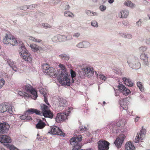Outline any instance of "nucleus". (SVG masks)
<instances>
[{"mask_svg":"<svg viewBox=\"0 0 150 150\" xmlns=\"http://www.w3.org/2000/svg\"><path fill=\"white\" fill-rule=\"evenodd\" d=\"M70 74L71 78H72V82H70L71 83V84L74 83V79L73 78L76 77V78L77 74H76V72L73 71V70L71 69L70 71Z\"/></svg>","mask_w":150,"mask_h":150,"instance_id":"31","label":"nucleus"},{"mask_svg":"<svg viewBox=\"0 0 150 150\" xmlns=\"http://www.w3.org/2000/svg\"><path fill=\"white\" fill-rule=\"evenodd\" d=\"M121 18H126L128 16L129 11L127 10H124L120 12Z\"/></svg>","mask_w":150,"mask_h":150,"instance_id":"25","label":"nucleus"},{"mask_svg":"<svg viewBox=\"0 0 150 150\" xmlns=\"http://www.w3.org/2000/svg\"><path fill=\"white\" fill-rule=\"evenodd\" d=\"M67 37L65 35H58L56 36H54V37L53 38V39L55 38H57V40L60 42L65 41L67 39Z\"/></svg>","mask_w":150,"mask_h":150,"instance_id":"20","label":"nucleus"},{"mask_svg":"<svg viewBox=\"0 0 150 150\" xmlns=\"http://www.w3.org/2000/svg\"><path fill=\"white\" fill-rule=\"evenodd\" d=\"M64 15L66 17H71V15H73V13L69 11H65L64 12Z\"/></svg>","mask_w":150,"mask_h":150,"instance_id":"45","label":"nucleus"},{"mask_svg":"<svg viewBox=\"0 0 150 150\" xmlns=\"http://www.w3.org/2000/svg\"><path fill=\"white\" fill-rule=\"evenodd\" d=\"M45 125V122L40 120L36 125V127L37 129H41L44 127Z\"/></svg>","mask_w":150,"mask_h":150,"instance_id":"24","label":"nucleus"},{"mask_svg":"<svg viewBox=\"0 0 150 150\" xmlns=\"http://www.w3.org/2000/svg\"><path fill=\"white\" fill-rule=\"evenodd\" d=\"M89 45V43L87 41L80 42L77 44L76 46L79 48H82L87 47Z\"/></svg>","mask_w":150,"mask_h":150,"instance_id":"19","label":"nucleus"},{"mask_svg":"<svg viewBox=\"0 0 150 150\" xmlns=\"http://www.w3.org/2000/svg\"><path fill=\"white\" fill-rule=\"evenodd\" d=\"M19 45L21 47L20 54L21 56L26 61L30 62L31 60L30 54L26 49L25 46L21 41H19Z\"/></svg>","mask_w":150,"mask_h":150,"instance_id":"2","label":"nucleus"},{"mask_svg":"<svg viewBox=\"0 0 150 150\" xmlns=\"http://www.w3.org/2000/svg\"><path fill=\"white\" fill-rule=\"evenodd\" d=\"M137 86L139 87L140 91L143 92L144 91V87L142 83L140 82H138L137 83Z\"/></svg>","mask_w":150,"mask_h":150,"instance_id":"35","label":"nucleus"},{"mask_svg":"<svg viewBox=\"0 0 150 150\" xmlns=\"http://www.w3.org/2000/svg\"><path fill=\"white\" fill-rule=\"evenodd\" d=\"M122 93L123 95L127 96L129 95L131 93L130 90L127 88L122 91Z\"/></svg>","mask_w":150,"mask_h":150,"instance_id":"36","label":"nucleus"},{"mask_svg":"<svg viewBox=\"0 0 150 150\" xmlns=\"http://www.w3.org/2000/svg\"><path fill=\"white\" fill-rule=\"evenodd\" d=\"M122 37L127 38L131 39L132 38V35L131 34H127L125 35H123Z\"/></svg>","mask_w":150,"mask_h":150,"instance_id":"43","label":"nucleus"},{"mask_svg":"<svg viewBox=\"0 0 150 150\" xmlns=\"http://www.w3.org/2000/svg\"><path fill=\"white\" fill-rule=\"evenodd\" d=\"M42 25L45 28H50V25L47 23H44Z\"/></svg>","mask_w":150,"mask_h":150,"instance_id":"61","label":"nucleus"},{"mask_svg":"<svg viewBox=\"0 0 150 150\" xmlns=\"http://www.w3.org/2000/svg\"><path fill=\"white\" fill-rule=\"evenodd\" d=\"M98 145L99 150H108L110 143L106 141L100 140L98 142Z\"/></svg>","mask_w":150,"mask_h":150,"instance_id":"7","label":"nucleus"},{"mask_svg":"<svg viewBox=\"0 0 150 150\" xmlns=\"http://www.w3.org/2000/svg\"><path fill=\"white\" fill-rule=\"evenodd\" d=\"M6 111L12 114L13 112L12 106L10 104L0 105V112L3 113Z\"/></svg>","mask_w":150,"mask_h":150,"instance_id":"8","label":"nucleus"},{"mask_svg":"<svg viewBox=\"0 0 150 150\" xmlns=\"http://www.w3.org/2000/svg\"><path fill=\"white\" fill-rule=\"evenodd\" d=\"M114 122L110 124V127H111V129H112V130L113 131L118 129V128H117Z\"/></svg>","mask_w":150,"mask_h":150,"instance_id":"37","label":"nucleus"},{"mask_svg":"<svg viewBox=\"0 0 150 150\" xmlns=\"http://www.w3.org/2000/svg\"><path fill=\"white\" fill-rule=\"evenodd\" d=\"M4 145L6 146L7 148H9L10 150H19L18 149L13 145L6 144H4Z\"/></svg>","mask_w":150,"mask_h":150,"instance_id":"30","label":"nucleus"},{"mask_svg":"<svg viewBox=\"0 0 150 150\" xmlns=\"http://www.w3.org/2000/svg\"><path fill=\"white\" fill-rule=\"evenodd\" d=\"M100 9L102 11H104L106 9V7L105 6L102 5L100 6Z\"/></svg>","mask_w":150,"mask_h":150,"instance_id":"50","label":"nucleus"},{"mask_svg":"<svg viewBox=\"0 0 150 150\" xmlns=\"http://www.w3.org/2000/svg\"><path fill=\"white\" fill-rule=\"evenodd\" d=\"M63 4H65V6L64 9L65 10H67L69 9L70 8V6L68 4L67 2H63L62 3L61 5H62Z\"/></svg>","mask_w":150,"mask_h":150,"instance_id":"46","label":"nucleus"},{"mask_svg":"<svg viewBox=\"0 0 150 150\" xmlns=\"http://www.w3.org/2000/svg\"><path fill=\"white\" fill-rule=\"evenodd\" d=\"M4 135H1L0 136V142L1 143H4Z\"/></svg>","mask_w":150,"mask_h":150,"instance_id":"55","label":"nucleus"},{"mask_svg":"<svg viewBox=\"0 0 150 150\" xmlns=\"http://www.w3.org/2000/svg\"><path fill=\"white\" fill-rule=\"evenodd\" d=\"M120 105L123 110H126L127 109V107L126 104H125L124 103H120Z\"/></svg>","mask_w":150,"mask_h":150,"instance_id":"49","label":"nucleus"},{"mask_svg":"<svg viewBox=\"0 0 150 150\" xmlns=\"http://www.w3.org/2000/svg\"><path fill=\"white\" fill-rule=\"evenodd\" d=\"M91 25L95 27H97L98 26L97 22L95 20H93L91 21Z\"/></svg>","mask_w":150,"mask_h":150,"instance_id":"40","label":"nucleus"},{"mask_svg":"<svg viewBox=\"0 0 150 150\" xmlns=\"http://www.w3.org/2000/svg\"><path fill=\"white\" fill-rule=\"evenodd\" d=\"M80 33H76L74 34L73 36L75 38H77L80 36Z\"/></svg>","mask_w":150,"mask_h":150,"instance_id":"60","label":"nucleus"},{"mask_svg":"<svg viewBox=\"0 0 150 150\" xmlns=\"http://www.w3.org/2000/svg\"><path fill=\"white\" fill-rule=\"evenodd\" d=\"M147 47L146 46H142L139 48V50L140 52H143L147 49Z\"/></svg>","mask_w":150,"mask_h":150,"instance_id":"42","label":"nucleus"},{"mask_svg":"<svg viewBox=\"0 0 150 150\" xmlns=\"http://www.w3.org/2000/svg\"><path fill=\"white\" fill-rule=\"evenodd\" d=\"M130 3L131 1H128L127 2H125L124 4L127 6H129Z\"/></svg>","mask_w":150,"mask_h":150,"instance_id":"62","label":"nucleus"},{"mask_svg":"<svg viewBox=\"0 0 150 150\" xmlns=\"http://www.w3.org/2000/svg\"><path fill=\"white\" fill-rule=\"evenodd\" d=\"M4 80L3 79L0 80V88H1L2 86L4 84Z\"/></svg>","mask_w":150,"mask_h":150,"instance_id":"51","label":"nucleus"},{"mask_svg":"<svg viewBox=\"0 0 150 150\" xmlns=\"http://www.w3.org/2000/svg\"><path fill=\"white\" fill-rule=\"evenodd\" d=\"M7 62L10 67L12 66L14 64L13 62L10 59H7Z\"/></svg>","mask_w":150,"mask_h":150,"instance_id":"44","label":"nucleus"},{"mask_svg":"<svg viewBox=\"0 0 150 150\" xmlns=\"http://www.w3.org/2000/svg\"><path fill=\"white\" fill-rule=\"evenodd\" d=\"M42 69L45 74H47L51 77L55 78L57 77V72L55 73V70L52 67H50L47 64H44L42 65Z\"/></svg>","mask_w":150,"mask_h":150,"instance_id":"3","label":"nucleus"},{"mask_svg":"<svg viewBox=\"0 0 150 150\" xmlns=\"http://www.w3.org/2000/svg\"><path fill=\"white\" fill-rule=\"evenodd\" d=\"M140 58L143 61V64L144 65H148V59L146 54L145 53L142 54L140 56Z\"/></svg>","mask_w":150,"mask_h":150,"instance_id":"18","label":"nucleus"},{"mask_svg":"<svg viewBox=\"0 0 150 150\" xmlns=\"http://www.w3.org/2000/svg\"><path fill=\"white\" fill-rule=\"evenodd\" d=\"M130 99V98H128L123 99L122 102V103H124L125 104H126L127 105V104L129 102Z\"/></svg>","mask_w":150,"mask_h":150,"instance_id":"41","label":"nucleus"},{"mask_svg":"<svg viewBox=\"0 0 150 150\" xmlns=\"http://www.w3.org/2000/svg\"><path fill=\"white\" fill-rule=\"evenodd\" d=\"M38 45L35 44H30V47L34 52L37 51V48Z\"/></svg>","mask_w":150,"mask_h":150,"instance_id":"39","label":"nucleus"},{"mask_svg":"<svg viewBox=\"0 0 150 150\" xmlns=\"http://www.w3.org/2000/svg\"><path fill=\"white\" fill-rule=\"evenodd\" d=\"M42 115L45 117H48L51 119L53 118L54 115L53 113L50 110L45 112L42 114Z\"/></svg>","mask_w":150,"mask_h":150,"instance_id":"22","label":"nucleus"},{"mask_svg":"<svg viewBox=\"0 0 150 150\" xmlns=\"http://www.w3.org/2000/svg\"><path fill=\"white\" fill-rule=\"evenodd\" d=\"M59 57L62 60L68 61L70 59V57L68 54L65 53L62 54L59 56Z\"/></svg>","mask_w":150,"mask_h":150,"instance_id":"23","label":"nucleus"},{"mask_svg":"<svg viewBox=\"0 0 150 150\" xmlns=\"http://www.w3.org/2000/svg\"><path fill=\"white\" fill-rule=\"evenodd\" d=\"M122 79L126 85L131 87L133 86V83L132 82L131 79L126 77L123 78Z\"/></svg>","mask_w":150,"mask_h":150,"instance_id":"21","label":"nucleus"},{"mask_svg":"<svg viewBox=\"0 0 150 150\" xmlns=\"http://www.w3.org/2000/svg\"><path fill=\"white\" fill-rule=\"evenodd\" d=\"M146 130L145 129H142L140 130V133H138V134L140 135V138L142 140V137H143L146 134Z\"/></svg>","mask_w":150,"mask_h":150,"instance_id":"33","label":"nucleus"},{"mask_svg":"<svg viewBox=\"0 0 150 150\" xmlns=\"http://www.w3.org/2000/svg\"><path fill=\"white\" fill-rule=\"evenodd\" d=\"M51 131L48 132V133H50L53 135H57L62 136L64 137L65 134L58 127L56 126H52L51 127Z\"/></svg>","mask_w":150,"mask_h":150,"instance_id":"6","label":"nucleus"},{"mask_svg":"<svg viewBox=\"0 0 150 150\" xmlns=\"http://www.w3.org/2000/svg\"><path fill=\"white\" fill-rule=\"evenodd\" d=\"M60 1L59 0H53L52 2L53 3L54 5H55L58 4Z\"/></svg>","mask_w":150,"mask_h":150,"instance_id":"56","label":"nucleus"},{"mask_svg":"<svg viewBox=\"0 0 150 150\" xmlns=\"http://www.w3.org/2000/svg\"><path fill=\"white\" fill-rule=\"evenodd\" d=\"M127 62L129 66L133 69H138L140 67V64L138 58L133 56H129L127 59Z\"/></svg>","mask_w":150,"mask_h":150,"instance_id":"4","label":"nucleus"},{"mask_svg":"<svg viewBox=\"0 0 150 150\" xmlns=\"http://www.w3.org/2000/svg\"><path fill=\"white\" fill-rule=\"evenodd\" d=\"M59 106L60 108L63 109L64 107L67 105L68 103L65 99L63 98H59Z\"/></svg>","mask_w":150,"mask_h":150,"instance_id":"16","label":"nucleus"},{"mask_svg":"<svg viewBox=\"0 0 150 150\" xmlns=\"http://www.w3.org/2000/svg\"><path fill=\"white\" fill-rule=\"evenodd\" d=\"M135 147L131 142H127L125 146V150H135Z\"/></svg>","mask_w":150,"mask_h":150,"instance_id":"17","label":"nucleus"},{"mask_svg":"<svg viewBox=\"0 0 150 150\" xmlns=\"http://www.w3.org/2000/svg\"><path fill=\"white\" fill-rule=\"evenodd\" d=\"M147 45H149L150 44V38L146 39L145 41Z\"/></svg>","mask_w":150,"mask_h":150,"instance_id":"64","label":"nucleus"},{"mask_svg":"<svg viewBox=\"0 0 150 150\" xmlns=\"http://www.w3.org/2000/svg\"><path fill=\"white\" fill-rule=\"evenodd\" d=\"M37 5L36 4H33L28 5V9H33L34 8H35Z\"/></svg>","mask_w":150,"mask_h":150,"instance_id":"47","label":"nucleus"},{"mask_svg":"<svg viewBox=\"0 0 150 150\" xmlns=\"http://www.w3.org/2000/svg\"><path fill=\"white\" fill-rule=\"evenodd\" d=\"M62 119L61 113H58L55 118V120L57 122H60L62 121Z\"/></svg>","mask_w":150,"mask_h":150,"instance_id":"29","label":"nucleus"},{"mask_svg":"<svg viewBox=\"0 0 150 150\" xmlns=\"http://www.w3.org/2000/svg\"><path fill=\"white\" fill-rule=\"evenodd\" d=\"M138 132L137 133V136H136V138L135 139V142L137 143L139 141V138H140V135L138 134Z\"/></svg>","mask_w":150,"mask_h":150,"instance_id":"53","label":"nucleus"},{"mask_svg":"<svg viewBox=\"0 0 150 150\" xmlns=\"http://www.w3.org/2000/svg\"><path fill=\"white\" fill-rule=\"evenodd\" d=\"M44 101L45 103L48 105H50V104L48 102V101L47 99V98L45 97V96H44Z\"/></svg>","mask_w":150,"mask_h":150,"instance_id":"59","label":"nucleus"},{"mask_svg":"<svg viewBox=\"0 0 150 150\" xmlns=\"http://www.w3.org/2000/svg\"><path fill=\"white\" fill-rule=\"evenodd\" d=\"M82 70L85 72V76L88 78L91 77L94 74V69L91 67L86 66Z\"/></svg>","mask_w":150,"mask_h":150,"instance_id":"11","label":"nucleus"},{"mask_svg":"<svg viewBox=\"0 0 150 150\" xmlns=\"http://www.w3.org/2000/svg\"><path fill=\"white\" fill-rule=\"evenodd\" d=\"M24 88L27 92L31 93V95L30 96L31 98L34 100L36 99L38 97L37 92L30 84H27L24 86Z\"/></svg>","mask_w":150,"mask_h":150,"instance_id":"5","label":"nucleus"},{"mask_svg":"<svg viewBox=\"0 0 150 150\" xmlns=\"http://www.w3.org/2000/svg\"><path fill=\"white\" fill-rule=\"evenodd\" d=\"M12 69L15 71H17L16 69L17 67L14 65H13L11 67Z\"/></svg>","mask_w":150,"mask_h":150,"instance_id":"63","label":"nucleus"},{"mask_svg":"<svg viewBox=\"0 0 150 150\" xmlns=\"http://www.w3.org/2000/svg\"><path fill=\"white\" fill-rule=\"evenodd\" d=\"M18 94L19 95L24 97H30V95L27 93L22 91H20L18 92Z\"/></svg>","mask_w":150,"mask_h":150,"instance_id":"32","label":"nucleus"},{"mask_svg":"<svg viewBox=\"0 0 150 150\" xmlns=\"http://www.w3.org/2000/svg\"><path fill=\"white\" fill-rule=\"evenodd\" d=\"M27 112L29 113V114H33L34 113H35L37 115H42V112L37 109H35L34 108H28L27 110Z\"/></svg>","mask_w":150,"mask_h":150,"instance_id":"15","label":"nucleus"},{"mask_svg":"<svg viewBox=\"0 0 150 150\" xmlns=\"http://www.w3.org/2000/svg\"><path fill=\"white\" fill-rule=\"evenodd\" d=\"M85 74L83 70L79 71L78 74H77L76 78V80L78 82H80L81 79L85 78Z\"/></svg>","mask_w":150,"mask_h":150,"instance_id":"14","label":"nucleus"},{"mask_svg":"<svg viewBox=\"0 0 150 150\" xmlns=\"http://www.w3.org/2000/svg\"><path fill=\"white\" fill-rule=\"evenodd\" d=\"M9 128V125L6 122H0V134L7 133Z\"/></svg>","mask_w":150,"mask_h":150,"instance_id":"9","label":"nucleus"},{"mask_svg":"<svg viewBox=\"0 0 150 150\" xmlns=\"http://www.w3.org/2000/svg\"><path fill=\"white\" fill-rule=\"evenodd\" d=\"M41 109L42 111V113H44L45 112H46L48 110V107L44 104H42L40 105Z\"/></svg>","mask_w":150,"mask_h":150,"instance_id":"26","label":"nucleus"},{"mask_svg":"<svg viewBox=\"0 0 150 150\" xmlns=\"http://www.w3.org/2000/svg\"><path fill=\"white\" fill-rule=\"evenodd\" d=\"M125 138V135H120L117 137L114 143L116 146L118 148L121 146Z\"/></svg>","mask_w":150,"mask_h":150,"instance_id":"10","label":"nucleus"},{"mask_svg":"<svg viewBox=\"0 0 150 150\" xmlns=\"http://www.w3.org/2000/svg\"><path fill=\"white\" fill-rule=\"evenodd\" d=\"M10 44L13 46L16 45L18 44V42L16 39L12 37V40L9 42Z\"/></svg>","mask_w":150,"mask_h":150,"instance_id":"34","label":"nucleus"},{"mask_svg":"<svg viewBox=\"0 0 150 150\" xmlns=\"http://www.w3.org/2000/svg\"><path fill=\"white\" fill-rule=\"evenodd\" d=\"M21 10H26L27 9H28V6L27 5H24L21 6L20 7Z\"/></svg>","mask_w":150,"mask_h":150,"instance_id":"54","label":"nucleus"},{"mask_svg":"<svg viewBox=\"0 0 150 150\" xmlns=\"http://www.w3.org/2000/svg\"><path fill=\"white\" fill-rule=\"evenodd\" d=\"M73 109L72 108H69L68 109L66 110L65 112V113H61V117L62 118V121L65 120L67 119V117L69 116V115L71 113V110Z\"/></svg>","mask_w":150,"mask_h":150,"instance_id":"13","label":"nucleus"},{"mask_svg":"<svg viewBox=\"0 0 150 150\" xmlns=\"http://www.w3.org/2000/svg\"><path fill=\"white\" fill-rule=\"evenodd\" d=\"M79 128L80 129V131H84L86 130V127L81 126H80Z\"/></svg>","mask_w":150,"mask_h":150,"instance_id":"58","label":"nucleus"},{"mask_svg":"<svg viewBox=\"0 0 150 150\" xmlns=\"http://www.w3.org/2000/svg\"><path fill=\"white\" fill-rule=\"evenodd\" d=\"M118 88H119V90L122 93V91L126 88L124 85L120 83H119V85L118 86Z\"/></svg>","mask_w":150,"mask_h":150,"instance_id":"38","label":"nucleus"},{"mask_svg":"<svg viewBox=\"0 0 150 150\" xmlns=\"http://www.w3.org/2000/svg\"><path fill=\"white\" fill-rule=\"evenodd\" d=\"M99 77L100 79L104 81H105L106 79V77L105 76L103 75H99Z\"/></svg>","mask_w":150,"mask_h":150,"instance_id":"57","label":"nucleus"},{"mask_svg":"<svg viewBox=\"0 0 150 150\" xmlns=\"http://www.w3.org/2000/svg\"><path fill=\"white\" fill-rule=\"evenodd\" d=\"M142 22V20L141 19H140L138 21L136 22V24L137 26L138 27L141 26Z\"/></svg>","mask_w":150,"mask_h":150,"instance_id":"52","label":"nucleus"},{"mask_svg":"<svg viewBox=\"0 0 150 150\" xmlns=\"http://www.w3.org/2000/svg\"><path fill=\"white\" fill-rule=\"evenodd\" d=\"M85 13L88 16H92V11H91L89 10H86Z\"/></svg>","mask_w":150,"mask_h":150,"instance_id":"48","label":"nucleus"},{"mask_svg":"<svg viewBox=\"0 0 150 150\" xmlns=\"http://www.w3.org/2000/svg\"><path fill=\"white\" fill-rule=\"evenodd\" d=\"M30 114L29 113L27 112L26 110L23 115L20 116V118L22 120H31L32 118L29 115Z\"/></svg>","mask_w":150,"mask_h":150,"instance_id":"12","label":"nucleus"},{"mask_svg":"<svg viewBox=\"0 0 150 150\" xmlns=\"http://www.w3.org/2000/svg\"><path fill=\"white\" fill-rule=\"evenodd\" d=\"M4 136V144H8L11 142V140L10 137L6 135H5Z\"/></svg>","mask_w":150,"mask_h":150,"instance_id":"28","label":"nucleus"},{"mask_svg":"<svg viewBox=\"0 0 150 150\" xmlns=\"http://www.w3.org/2000/svg\"><path fill=\"white\" fill-rule=\"evenodd\" d=\"M59 66L61 68V70L57 71L58 76L57 79L59 83L62 85L69 86L71 84L70 82V79L66 71L65 66L61 64H60Z\"/></svg>","mask_w":150,"mask_h":150,"instance_id":"1","label":"nucleus"},{"mask_svg":"<svg viewBox=\"0 0 150 150\" xmlns=\"http://www.w3.org/2000/svg\"><path fill=\"white\" fill-rule=\"evenodd\" d=\"M12 38L11 36H8V34H6V35L5 38H4L3 40V42L4 44H9V41H8V40H12Z\"/></svg>","mask_w":150,"mask_h":150,"instance_id":"27","label":"nucleus"}]
</instances>
